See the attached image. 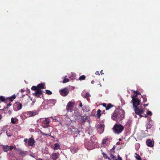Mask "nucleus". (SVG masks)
Returning a JSON list of instances; mask_svg holds the SVG:
<instances>
[{
  "instance_id": "obj_1",
  "label": "nucleus",
  "mask_w": 160,
  "mask_h": 160,
  "mask_svg": "<svg viewBox=\"0 0 160 160\" xmlns=\"http://www.w3.org/2000/svg\"><path fill=\"white\" fill-rule=\"evenodd\" d=\"M132 101L133 107L135 108L134 111L135 113L139 115L141 118L143 117L141 114L144 112V109L139 108L138 107L140 104V100L136 98H132Z\"/></svg>"
},
{
  "instance_id": "obj_2",
  "label": "nucleus",
  "mask_w": 160,
  "mask_h": 160,
  "mask_svg": "<svg viewBox=\"0 0 160 160\" xmlns=\"http://www.w3.org/2000/svg\"><path fill=\"white\" fill-rule=\"evenodd\" d=\"M124 116V113L122 111H117L115 110L112 116V120L116 121H120L123 119Z\"/></svg>"
},
{
  "instance_id": "obj_3",
  "label": "nucleus",
  "mask_w": 160,
  "mask_h": 160,
  "mask_svg": "<svg viewBox=\"0 0 160 160\" xmlns=\"http://www.w3.org/2000/svg\"><path fill=\"white\" fill-rule=\"evenodd\" d=\"M124 129L123 126L120 124H116L113 128L114 132L116 134L121 133Z\"/></svg>"
},
{
  "instance_id": "obj_4",
  "label": "nucleus",
  "mask_w": 160,
  "mask_h": 160,
  "mask_svg": "<svg viewBox=\"0 0 160 160\" xmlns=\"http://www.w3.org/2000/svg\"><path fill=\"white\" fill-rule=\"evenodd\" d=\"M78 115V120L80 123L84 124L87 120L89 121L88 119L89 118L88 116H82L80 113H79Z\"/></svg>"
},
{
  "instance_id": "obj_5",
  "label": "nucleus",
  "mask_w": 160,
  "mask_h": 160,
  "mask_svg": "<svg viewBox=\"0 0 160 160\" xmlns=\"http://www.w3.org/2000/svg\"><path fill=\"white\" fill-rule=\"evenodd\" d=\"M104 125L103 123H99L96 126V128L100 134L103 133L104 130Z\"/></svg>"
},
{
  "instance_id": "obj_6",
  "label": "nucleus",
  "mask_w": 160,
  "mask_h": 160,
  "mask_svg": "<svg viewBox=\"0 0 160 160\" xmlns=\"http://www.w3.org/2000/svg\"><path fill=\"white\" fill-rule=\"evenodd\" d=\"M44 86L43 84L40 83L38 84L37 87L33 86L31 88L32 90H41V89H44Z\"/></svg>"
},
{
  "instance_id": "obj_7",
  "label": "nucleus",
  "mask_w": 160,
  "mask_h": 160,
  "mask_svg": "<svg viewBox=\"0 0 160 160\" xmlns=\"http://www.w3.org/2000/svg\"><path fill=\"white\" fill-rule=\"evenodd\" d=\"M61 94L63 96H66L69 93V90L68 88H65L59 91Z\"/></svg>"
},
{
  "instance_id": "obj_8",
  "label": "nucleus",
  "mask_w": 160,
  "mask_h": 160,
  "mask_svg": "<svg viewBox=\"0 0 160 160\" xmlns=\"http://www.w3.org/2000/svg\"><path fill=\"white\" fill-rule=\"evenodd\" d=\"M22 107V104L19 102H16L14 106V108L15 110L18 111L21 109Z\"/></svg>"
},
{
  "instance_id": "obj_9",
  "label": "nucleus",
  "mask_w": 160,
  "mask_h": 160,
  "mask_svg": "<svg viewBox=\"0 0 160 160\" xmlns=\"http://www.w3.org/2000/svg\"><path fill=\"white\" fill-rule=\"evenodd\" d=\"M2 148L5 152H7L9 150H11L13 148V147L12 146H8L7 145H3Z\"/></svg>"
},
{
  "instance_id": "obj_10",
  "label": "nucleus",
  "mask_w": 160,
  "mask_h": 160,
  "mask_svg": "<svg viewBox=\"0 0 160 160\" xmlns=\"http://www.w3.org/2000/svg\"><path fill=\"white\" fill-rule=\"evenodd\" d=\"M36 91L33 93V94L37 98H39L40 97L41 95L42 94L43 91L42 90H35Z\"/></svg>"
},
{
  "instance_id": "obj_11",
  "label": "nucleus",
  "mask_w": 160,
  "mask_h": 160,
  "mask_svg": "<svg viewBox=\"0 0 160 160\" xmlns=\"http://www.w3.org/2000/svg\"><path fill=\"white\" fill-rule=\"evenodd\" d=\"M73 103L72 102H69L68 103L66 108V110L68 112L71 111L73 108Z\"/></svg>"
},
{
  "instance_id": "obj_12",
  "label": "nucleus",
  "mask_w": 160,
  "mask_h": 160,
  "mask_svg": "<svg viewBox=\"0 0 160 160\" xmlns=\"http://www.w3.org/2000/svg\"><path fill=\"white\" fill-rule=\"evenodd\" d=\"M59 153L58 152H54L51 155V158L53 160H56L59 158Z\"/></svg>"
},
{
  "instance_id": "obj_13",
  "label": "nucleus",
  "mask_w": 160,
  "mask_h": 160,
  "mask_svg": "<svg viewBox=\"0 0 160 160\" xmlns=\"http://www.w3.org/2000/svg\"><path fill=\"white\" fill-rule=\"evenodd\" d=\"M146 143L148 147H152L153 146L154 142L150 139L147 140Z\"/></svg>"
},
{
  "instance_id": "obj_14",
  "label": "nucleus",
  "mask_w": 160,
  "mask_h": 160,
  "mask_svg": "<svg viewBox=\"0 0 160 160\" xmlns=\"http://www.w3.org/2000/svg\"><path fill=\"white\" fill-rule=\"evenodd\" d=\"M35 143V141L32 138H30L28 142V145L30 146H32Z\"/></svg>"
},
{
  "instance_id": "obj_15",
  "label": "nucleus",
  "mask_w": 160,
  "mask_h": 160,
  "mask_svg": "<svg viewBox=\"0 0 160 160\" xmlns=\"http://www.w3.org/2000/svg\"><path fill=\"white\" fill-rule=\"evenodd\" d=\"M94 143L93 142H92V141L90 140L88 143H85V145L86 147V148H87L88 149H91V148L88 147H90L92 146L94 144Z\"/></svg>"
},
{
  "instance_id": "obj_16",
  "label": "nucleus",
  "mask_w": 160,
  "mask_h": 160,
  "mask_svg": "<svg viewBox=\"0 0 160 160\" xmlns=\"http://www.w3.org/2000/svg\"><path fill=\"white\" fill-rule=\"evenodd\" d=\"M28 115L30 117H33L38 114L37 112L34 111H29L28 112Z\"/></svg>"
},
{
  "instance_id": "obj_17",
  "label": "nucleus",
  "mask_w": 160,
  "mask_h": 160,
  "mask_svg": "<svg viewBox=\"0 0 160 160\" xmlns=\"http://www.w3.org/2000/svg\"><path fill=\"white\" fill-rule=\"evenodd\" d=\"M82 110L86 112H88L90 111V109L88 106H85L83 107Z\"/></svg>"
},
{
  "instance_id": "obj_18",
  "label": "nucleus",
  "mask_w": 160,
  "mask_h": 160,
  "mask_svg": "<svg viewBox=\"0 0 160 160\" xmlns=\"http://www.w3.org/2000/svg\"><path fill=\"white\" fill-rule=\"evenodd\" d=\"M101 111L100 109H98L97 112L96 117L98 118H99L101 115Z\"/></svg>"
},
{
  "instance_id": "obj_19",
  "label": "nucleus",
  "mask_w": 160,
  "mask_h": 160,
  "mask_svg": "<svg viewBox=\"0 0 160 160\" xmlns=\"http://www.w3.org/2000/svg\"><path fill=\"white\" fill-rule=\"evenodd\" d=\"M78 150V149H77L76 147L72 148L71 149V151L73 153H74L76 152H77Z\"/></svg>"
},
{
  "instance_id": "obj_20",
  "label": "nucleus",
  "mask_w": 160,
  "mask_h": 160,
  "mask_svg": "<svg viewBox=\"0 0 160 160\" xmlns=\"http://www.w3.org/2000/svg\"><path fill=\"white\" fill-rule=\"evenodd\" d=\"M69 129L71 131L75 132V133L76 134H79L80 132V131L78 129H72L71 128H70Z\"/></svg>"
},
{
  "instance_id": "obj_21",
  "label": "nucleus",
  "mask_w": 160,
  "mask_h": 160,
  "mask_svg": "<svg viewBox=\"0 0 160 160\" xmlns=\"http://www.w3.org/2000/svg\"><path fill=\"white\" fill-rule=\"evenodd\" d=\"M60 148V145L58 143H56L55 144V146L54 147V150H57L58 149H59Z\"/></svg>"
},
{
  "instance_id": "obj_22",
  "label": "nucleus",
  "mask_w": 160,
  "mask_h": 160,
  "mask_svg": "<svg viewBox=\"0 0 160 160\" xmlns=\"http://www.w3.org/2000/svg\"><path fill=\"white\" fill-rule=\"evenodd\" d=\"M18 151L19 152L20 154L22 155H24L26 154V152L22 151L20 149L18 150Z\"/></svg>"
},
{
  "instance_id": "obj_23",
  "label": "nucleus",
  "mask_w": 160,
  "mask_h": 160,
  "mask_svg": "<svg viewBox=\"0 0 160 160\" xmlns=\"http://www.w3.org/2000/svg\"><path fill=\"white\" fill-rule=\"evenodd\" d=\"M15 98H16L15 95H13L12 96V97L8 98V100L9 101H10L11 102H12L13 100Z\"/></svg>"
},
{
  "instance_id": "obj_24",
  "label": "nucleus",
  "mask_w": 160,
  "mask_h": 160,
  "mask_svg": "<svg viewBox=\"0 0 160 160\" xmlns=\"http://www.w3.org/2000/svg\"><path fill=\"white\" fill-rule=\"evenodd\" d=\"M48 118H45V120H44V124L47 125L49 126L50 121L48 120Z\"/></svg>"
},
{
  "instance_id": "obj_25",
  "label": "nucleus",
  "mask_w": 160,
  "mask_h": 160,
  "mask_svg": "<svg viewBox=\"0 0 160 160\" xmlns=\"http://www.w3.org/2000/svg\"><path fill=\"white\" fill-rule=\"evenodd\" d=\"M113 106V105L111 104H108V105L106 106V110H109L110 108H112Z\"/></svg>"
},
{
  "instance_id": "obj_26",
  "label": "nucleus",
  "mask_w": 160,
  "mask_h": 160,
  "mask_svg": "<svg viewBox=\"0 0 160 160\" xmlns=\"http://www.w3.org/2000/svg\"><path fill=\"white\" fill-rule=\"evenodd\" d=\"M146 127L147 129H149L151 127V125L149 122H148L146 124Z\"/></svg>"
},
{
  "instance_id": "obj_27",
  "label": "nucleus",
  "mask_w": 160,
  "mask_h": 160,
  "mask_svg": "<svg viewBox=\"0 0 160 160\" xmlns=\"http://www.w3.org/2000/svg\"><path fill=\"white\" fill-rule=\"evenodd\" d=\"M135 154L136 155L135 156V157L137 159V160H142L141 157L138 154L135 153Z\"/></svg>"
},
{
  "instance_id": "obj_28",
  "label": "nucleus",
  "mask_w": 160,
  "mask_h": 160,
  "mask_svg": "<svg viewBox=\"0 0 160 160\" xmlns=\"http://www.w3.org/2000/svg\"><path fill=\"white\" fill-rule=\"evenodd\" d=\"M86 78V77L85 75H82L80 76L79 78V80L80 81L83 80H85Z\"/></svg>"
},
{
  "instance_id": "obj_29",
  "label": "nucleus",
  "mask_w": 160,
  "mask_h": 160,
  "mask_svg": "<svg viewBox=\"0 0 160 160\" xmlns=\"http://www.w3.org/2000/svg\"><path fill=\"white\" fill-rule=\"evenodd\" d=\"M17 120V119L14 118H12L11 119V122L13 124H15L16 123V121Z\"/></svg>"
},
{
  "instance_id": "obj_30",
  "label": "nucleus",
  "mask_w": 160,
  "mask_h": 160,
  "mask_svg": "<svg viewBox=\"0 0 160 160\" xmlns=\"http://www.w3.org/2000/svg\"><path fill=\"white\" fill-rule=\"evenodd\" d=\"M48 102V103H51L53 105H54L56 101L55 100H49Z\"/></svg>"
},
{
  "instance_id": "obj_31",
  "label": "nucleus",
  "mask_w": 160,
  "mask_h": 160,
  "mask_svg": "<svg viewBox=\"0 0 160 160\" xmlns=\"http://www.w3.org/2000/svg\"><path fill=\"white\" fill-rule=\"evenodd\" d=\"M95 137L94 136H91L90 141L94 143L95 141Z\"/></svg>"
},
{
  "instance_id": "obj_32",
  "label": "nucleus",
  "mask_w": 160,
  "mask_h": 160,
  "mask_svg": "<svg viewBox=\"0 0 160 160\" xmlns=\"http://www.w3.org/2000/svg\"><path fill=\"white\" fill-rule=\"evenodd\" d=\"M46 93L49 95H51L52 94V92L49 90H46Z\"/></svg>"
},
{
  "instance_id": "obj_33",
  "label": "nucleus",
  "mask_w": 160,
  "mask_h": 160,
  "mask_svg": "<svg viewBox=\"0 0 160 160\" xmlns=\"http://www.w3.org/2000/svg\"><path fill=\"white\" fill-rule=\"evenodd\" d=\"M102 154L103 155V157H104L105 158L109 159L108 157L104 152L102 153Z\"/></svg>"
},
{
  "instance_id": "obj_34",
  "label": "nucleus",
  "mask_w": 160,
  "mask_h": 160,
  "mask_svg": "<svg viewBox=\"0 0 160 160\" xmlns=\"http://www.w3.org/2000/svg\"><path fill=\"white\" fill-rule=\"evenodd\" d=\"M69 81V80L68 78H65L63 80L62 82L63 83H65L68 82Z\"/></svg>"
},
{
  "instance_id": "obj_35",
  "label": "nucleus",
  "mask_w": 160,
  "mask_h": 160,
  "mask_svg": "<svg viewBox=\"0 0 160 160\" xmlns=\"http://www.w3.org/2000/svg\"><path fill=\"white\" fill-rule=\"evenodd\" d=\"M108 140V138H106L105 139H103L102 143L103 144H105L106 141Z\"/></svg>"
},
{
  "instance_id": "obj_36",
  "label": "nucleus",
  "mask_w": 160,
  "mask_h": 160,
  "mask_svg": "<svg viewBox=\"0 0 160 160\" xmlns=\"http://www.w3.org/2000/svg\"><path fill=\"white\" fill-rule=\"evenodd\" d=\"M0 99L3 102L5 101L6 100L2 96L0 97Z\"/></svg>"
},
{
  "instance_id": "obj_37",
  "label": "nucleus",
  "mask_w": 160,
  "mask_h": 160,
  "mask_svg": "<svg viewBox=\"0 0 160 160\" xmlns=\"http://www.w3.org/2000/svg\"><path fill=\"white\" fill-rule=\"evenodd\" d=\"M139 93H134L132 97V98H135V97H137V95L138 94H139Z\"/></svg>"
},
{
  "instance_id": "obj_38",
  "label": "nucleus",
  "mask_w": 160,
  "mask_h": 160,
  "mask_svg": "<svg viewBox=\"0 0 160 160\" xmlns=\"http://www.w3.org/2000/svg\"><path fill=\"white\" fill-rule=\"evenodd\" d=\"M147 114L148 115H152V113L150 111H148Z\"/></svg>"
},
{
  "instance_id": "obj_39",
  "label": "nucleus",
  "mask_w": 160,
  "mask_h": 160,
  "mask_svg": "<svg viewBox=\"0 0 160 160\" xmlns=\"http://www.w3.org/2000/svg\"><path fill=\"white\" fill-rule=\"evenodd\" d=\"M90 96V94L88 92L86 93L85 97H89Z\"/></svg>"
},
{
  "instance_id": "obj_40",
  "label": "nucleus",
  "mask_w": 160,
  "mask_h": 160,
  "mask_svg": "<svg viewBox=\"0 0 160 160\" xmlns=\"http://www.w3.org/2000/svg\"><path fill=\"white\" fill-rule=\"evenodd\" d=\"M40 133L42 134V135H44L45 136H48V134H46V133H45L43 132H42V131H40Z\"/></svg>"
},
{
  "instance_id": "obj_41",
  "label": "nucleus",
  "mask_w": 160,
  "mask_h": 160,
  "mask_svg": "<svg viewBox=\"0 0 160 160\" xmlns=\"http://www.w3.org/2000/svg\"><path fill=\"white\" fill-rule=\"evenodd\" d=\"M49 126V125H47L46 124V125L43 126V127L44 128H47Z\"/></svg>"
},
{
  "instance_id": "obj_42",
  "label": "nucleus",
  "mask_w": 160,
  "mask_h": 160,
  "mask_svg": "<svg viewBox=\"0 0 160 160\" xmlns=\"http://www.w3.org/2000/svg\"><path fill=\"white\" fill-rule=\"evenodd\" d=\"M118 158L117 159L118 160H122V158L119 155H118Z\"/></svg>"
},
{
  "instance_id": "obj_43",
  "label": "nucleus",
  "mask_w": 160,
  "mask_h": 160,
  "mask_svg": "<svg viewBox=\"0 0 160 160\" xmlns=\"http://www.w3.org/2000/svg\"><path fill=\"white\" fill-rule=\"evenodd\" d=\"M95 74L97 75H100V73H99V71H97V72H96L95 73Z\"/></svg>"
},
{
  "instance_id": "obj_44",
  "label": "nucleus",
  "mask_w": 160,
  "mask_h": 160,
  "mask_svg": "<svg viewBox=\"0 0 160 160\" xmlns=\"http://www.w3.org/2000/svg\"><path fill=\"white\" fill-rule=\"evenodd\" d=\"M11 105V104H10V103H9L8 104H7V107H6L5 109H6V108H8V106H10Z\"/></svg>"
},
{
  "instance_id": "obj_45",
  "label": "nucleus",
  "mask_w": 160,
  "mask_h": 160,
  "mask_svg": "<svg viewBox=\"0 0 160 160\" xmlns=\"http://www.w3.org/2000/svg\"><path fill=\"white\" fill-rule=\"evenodd\" d=\"M112 158L114 160H118L116 158V157H115L114 156V157H113Z\"/></svg>"
},
{
  "instance_id": "obj_46",
  "label": "nucleus",
  "mask_w": 160,
  "mask_h": 160,
  "mask_svg": "<svg viewBox=\"0 0 160 160\" xmlns=\"http://www.w3.org/2000/svg\"><path fill=\"white\" fill-rule=\"evenodd\" d=\"M102 105H103V106L104 107H105V108H106V107L107 106H106V103H103L102 104Z\"/></svg>"
},
{
  "instance_id": "obj_47",
  "label": "nucleus",
  "mask_w": 160,
  "mask_h": 160,
  "mask_svg": "<svg viewBox=\"0 0 160 160\" xmlns=\"http://www.w3.org/2000/svg\"><path fill=\"white\" fill-rule=\"evenodd\" d=\"M13 148H14L15 150L17 151H18V150L19 149H18L17 148H16V147H13Z\"/></svg>"
},
{
  "instance_id": "obj_48",
  "label": "nucleus",
  "mask_w": 160,
  "mask_h": 160,
  "mask_svg": "<svg viewBox=\"0 0 160 160\" xmlns=\"http://www.w3.org/2000/svg\"><path fill=\"white\" fill-rule=\"evenodd\" d=\"M28 141V139L27 138H25L24 139V142H27Z\"/></svg>"
},
{
  "instance_id": "obj_49",
  "label": "nucleus",
  "mask_w": 160,
  "mask_h": 160,
  "mask_svg": "<svg viewBox=\"0 0 160 160\" xmlns=\"http://www.w3.org/2000/svg\"><path fill=\"white\" fill-rule=\"evenodd\" d=\"M79 106L80 107H82V102H80V103L79 104Z\"/></svg>"
},
{
  "instance_id": "obj_50",
  "label": "nucleus",
  "mask_w": 160,
  "mask_h": 160,
  "mask_svg": "<svg viewBox=\"0 0 160 160\" xmlns=\"http://www.w3.org/2000/svg\"><path fill=\"white\" fill-rule=\"evenodd\" d=\"M110 156H111V157L112 158L114 156L113 155H112V153L110 154Z\"/></svg>"
},
{
  "instance_id": "obj_51",
  "label": "nucleus",
  "mask_w": 160,
  "mask_h": 160,
  "mask_svg": "<svg viewBox=\"0 0 160 160\" xmlns=\"http://www.w3.org/2000/svg\"><path fill=\"white\" fill-rule=\"evenodd\" d=\"M6 132V133H7V132ZM7 135L8 136V137H9V136L10 137V136H11V135L9 134H8L7 133Z\"/></svg>"
},
{
  "instance_id": "obj_52",
  "label": "nucleus",
  "mask_w": 160,
  "mask_h": 160,
  "mask_svg": "<svg viewBox=\"0 0 160 160\" xmlns=\"http://www.w3.org/2000/svg\"><path fill=\"white\" fill-rule=\"evenodd\" d=\"M6 132V133H7V132ZM7 135L8 136V137H9V136L10 137V136H11V135L9 134H8L7 133Z\"/></svg>"
},
{
  "instance_id": "obj_53",
  "label": "nucleus",
  "mask_w": 160,
  "mask_h": 160,
  "mask_svg": "<svg viewBox=\"0 0 160 160\" xmlns=\"http://www.w3.org/2000/svg\"><path fill=\"white\" fill-rule=\"evenodd\" d=\"M24 90H23V89H22L21 90V92H24Z\"/></svg>"
},
{
  "instance_id": "obj_54",
  "label": "nucleus",
  "mask_w": 160,
  "mask_h": 160,
  "mask_svg": "<svg viewBox=\"0 0 160 160\" xmlns=\"http://www.w3.org/2000/svg\"><path fill=\"white\" fill-rule=\"evenodd\" d=\"M94 81L93 80H92V81H91V83L92 84L94 83Z\"/></svg>"
},
{
  "instance_id": "obj_55",
  "label": "nucleus",
  "mask_w": 160,
  "mask_h": 160,
  "mask_svg": "<svg viewBox=\"0 0 160 160\" xmlns=\"http://www.w3.org/2000/svg\"><path fill=\"white\" fill-rule=\"evenodd\" d=\"M134 92L135 93H139V92L137 91H134Z\"/></svg>"
},
{
  "instance_id": "obj_56",
  "label": "nucleus",
  "mask_w": 160,
  "mask_h": 160,
  "mask_svg": "<svg viewBox=\"0 0 160 160\" xmlns=\"http://www.w3.org/2000/svg\"><path fill=\"white\" fill-rule=\"evenodd\" d=\"M148 104H144V106H145V107H146V106H148Z\"/></svg>"
},
{
  "instance_id": "obj_57",
  "label": "nucleus",
  "mask_w": 160,
  "mask_h": 160,
  "mask_svg": "<svg viewBox=\"0 0 160 160\" xmlns=\"http://www.w3.org/2000/svg\"><path fill=\"white\" fill-rule=\"evenodd\" d=\"M34 102H32V105H33L34 104Z\"/></svg>"
},
{
  "instance_id": "obj_58",
  "label": "nucleus",
  "mask_w": 160,
  "mask_h": 160,
  "mask_svg": "<svg viewBox=\"0 0 160 160\" xmlns=\"http://www.w3.org/2000/svg\"><path fill=\"white\" fill-rule=\"evenodd\" d=\"M102 71H101L100 72V73L101 75L103 74V73L102 72Z\"/></svg>"
},
{
  "instance_id": "obj_59",
  "label": "nucleus",
  "mask_w": 160,
  "mask_h": 160,
  "mask_svg": "<svg viewBox=\"0 0 160 160\" xmlns=\"http://www.w3.org/2000/svg\"><path fill=\"white\" fill-rule=\"evenodd\" d=\"M119 144H120V142H117V145H119Z\"/></svg>"
},
{
  "instance_id": "obj_60",
  "label": "nucleus",
  "mask_w": 160,
  "mask_h": 160,
  "mask_svg": "<svg viewBox=\"0 0 160 160\" xmlns=\"http://www.w3.org/2000/svg\"><path fill=\"white\" fill-rule=\"evenodd\" d=\"M147 101V99H146H146H145V100H144V102H146V101Z\"/></svg>"
},
{
  "instance_id": "obj_61",
  "label": "nucleus",
  "mask_w": 160,
  "mask_h": 160,
  "mask_svg": "<svg viewBox=\"0 0 160 160\" xmlns=\"http://www.w3.org/2000/svg\"><path fill=\"white\" fill-rule=\"evenodd\" d=\"M38 160H43L41 158H39Z\"/></svg>"
},
{
  "instance_id": "obj_62",
  "label": "nucleus",
  "mask_w": 160,
  "mask_h": 160,
  "mask_svg": "<svg viewBox=\"0 0 160 160\" xmlns=\"http://www.w3.org/2000/svg\"><path fill=\"white\" fill-rule=\"evenodd\" d=\"M144 117H145V118H147V115H145V116H144Z\"/></svg>"
},
{
  "instance_id": "obj_63",
  "label": "nucleus",
  "mask_w": 160,
  "mask_h": 160,
  "mask_svg": "<svg viewBox=\"0 0 160 160\" xmlns=\"http://www.w3.org/2000/svg\"><path fill=\"white\" fill-rule=\"evenodd\" d=\"M114 149H115V148H114V147H113V148H112V150H114Z\"/></svg>"
},
{
  "instance_id": "obj_64",
  "label": "nucleus",
  "mask_w": 160,
  "mask_h": 160,
  "mask_svg": "<svg viewBox=\"0 0 160 160\" xmlns=\"http://www.w3.org/2000/svg\"><path fill=\"white\" fill-rule=\"evenodd\" d=\"M42 119H43L42 118H40L39 119H40V120H42Z\"/></svg>"
}]
</instances>
